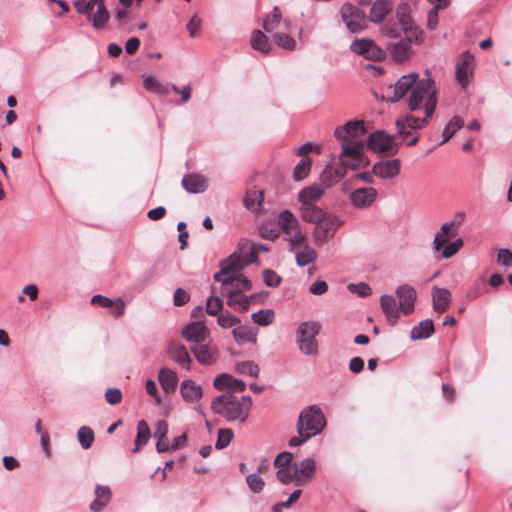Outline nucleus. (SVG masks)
Here are the masks:
<instances>
[{
  "mask_svg": "<svg viewBox=\"0 0 512 512\" xmlns=\"http://www.w3.org/2000/svg\"><path fill=\"white\" fill-rule=\"evenodd\" d=\"M407 97L406 102L410 111H423L427 117H432L438 103V89L433 79H419L417 74L402 76L394 86L393 102Z\"/></svg>",
  "mask_w": 512,
  "mask_h": 512,
  "instance_id": "obj_1",
  "label": "nucleus"
},
{
  "mask_svg": "<svg viewBox=\"0 0 512 512\" xmlns=\"http://www.w3.org/2000/svg\"><path fill=\"white\" fill-rule=\"evenodd\" d=\"M326 426L325 416L317 405L303 409L297 421L298 435L289 440L290 447H297L320 434Z\"/></svg>",
  "mask_w": 512,
  "mask_h": 512,
  "instance_id": "obj_2",
  "label": "nucleus"
},
{
  "mask_svg": "<svg viewBox=\"0 0 512 512\" xmlns=\"http://www.w3.org/2000/svg\"><path fill=\"white\" fill-rule=\"evenodd\" d=\"M252 400L249 396H236L226 392L211 402L214 413L223 416L228 421L244 423L248 417Z\"/></svg>",
  "mask_w": 512,
  "mask_h": 512,
  "instance_id": "obj_3",
  "label": "nucleus"
},
{
  "mask_svg": "<svg viewBox=\"0 0 512 512\" xmlns=\"http://www.w3.org/2000/svg\"><path fill=\"white\" fill-rule=\"evenodd\" d=\"M257 259L255 251L251 252L250 259H244L237 253H233L226 260L221 262V269L214 275V280L221 285H230L232 275L240 274V271L249 263Z\"/></svg>",
  "mask_w": 512,
  "mask_h": 512,
  "instance_id": "obj_4",
  "label": "nucleus"
},
{
  "mask_svg": "<svg viewBox=\"0 0 512 512\" xmlns=\"http://www.w3.org/2000/svg\"><path fill=\"white\" fill-rule=\"evenodd\" d=\"M320 328V324L314 321L300 324L297 330V344L302 353L306 355H316L318 353L316 336Z\"/></svg>",
  "mask_w": 512,
  "mask_h": 512,
  "instance_id": "obj_5",
  "label": "nucleus"
},
{
  "mask_svg": "<svg viewBox=\"0 0 512 512\" xmlns=\"http://www.w3.org/2000/svg\"><path fill=\"white\" fill-rule=\"evenodd\" d=\"M367 146L370 150L386 156H394L399 150V145L395 142L394 136L387 134L383 130L371 133Z\"/></svg>",
  "mask_w": 512,
  "mask_h": 512,
  "instance_id": "obj_6",
  "label": "nucleus"
},
{
  "mask_svg": "<svg viewBox=\"0 0 512 512\" xmlns=\"http://www.w3.org/2000/svg\"><path fill=\"white\" fill-rule=\"evenodd\" d=\"M363 143H352L342 145L340 157L342 169L356 170L360 167H366L369 163L366 156L362 153Z\"/></svg>",
  "mask_w": 512,
  "mask_h": 512,
  "instance_id": "obj_7",
  "label": "nucleus"
},
{
  "mask_svg": "<svg viewBox=\"0 0 512 512\" xmlns=\"http://www.w3.org/2000/svg\"><path fill=\"white\" fill-rule=\"evenodd\" d=\"M343 222L332 214H327L325 219L315 225L313 231L314 242L317 246H322L334 237L338 228Z\"/></svg>",
  "mask_w": 512,
  "mask_h": 512,
  "instance_id": "obj_8",
  "label": "nucleus"
},
{
  "mask_svg": "<svg viewBox=\"0 0 512 512\" xmlns=\"http://www.w3.org/2000/svg\"><path fill=\"white\" fill-rule=\"evenodd\" d=\"M341 18L352 33H360L367 24L364 12L351 3H345L340 9Z\"/></svg>",
  "mask_w": 512,
  "mask_h": 512,
  "instance_id": "obj_9",
  "label": "nucleus"
},
{
  "mask_svg": "<svg viewBox=\"0 0 512 512\" xmlns=\"http://www.w3.org/2000/svg\"><path fill=\"white\" fill-rule=\"evenodd\" d=\"M365 132L363 121L351 120L345 125L337 127L334 131V136L342 142V145L363 143L360 137L363 136Z\"/></svg>",
  "mask_w": 512,
  "mask_h": 512,
  "instance_id": "obj_10",
  "label": "nucleus"
},
{
  "mask_svg": "<svg viewBox=\"0 0 512 512\" xmlns=\"http://www.w3.org/2000/svg\"><path fill=\"white\" fill-rule=\"evenodd\" d=\"M316 473V462L313 458H305L293 463V471L290 474L291 483L296 486H304L310 483Z\"/></svg>",
  "mask_w": 512,
  "mask_h": 512,
  "instance_id": "obj_11",
  "label": "nucleus"
},
{
  "mask_svg": "<svg viewBox=\"0 0 512 512\" xmlns=\"http://www.w3.org/2000/svg\"><path fill=\"white\" fill-rule=\"evenodd\" d=\"M410 13V6L407 3L399 4L396 9L397 23L406 35L414 36L415 42H421L423 32L415 25Z\"/></svg>",
  "mask_w": 512,
  "mask_h": 512,
  "instance_id": "obj_12",
  "label": "nucleus"
},
{
  "mask_svg": "<svg viewBox=\"0 0 512 512\" xmlns=\"http://www.w3.org/2000/svg\"><path fill=\"white\" fill-rule=\"evenodd\" d=\"M351 50L358 55L364 56L366 59L373 61H382L386 57V52L377 46L372 40L362 38L355 40L351 44Z\"/></svg>",
  "mask_w": 512,
  "mask_h": 512,
  "instance_id": "obj_13",
  "label": "nucleus"
},
{
  "mask_svg": "<svg viewBox=\"0 0 512 512\" xmlns=\"http://www.w3.org/2000/svg\"><path fill=\"white\" fill-rule=\"evenodd\" d=\"M293 454L290 452H281L277 455L274 466L278 469L276 472L277 479L282 484H290V474L293 471Z\"/></svg>",
  "mask_w": 512,
  "mask_h": 512,
  "instance_id": "obj_14",
  "label": "nucleus"
},
{
  "mask_svg": "<svg viewBox=\"0 0 512 512\" xmlns=\"http://www.w3.org/2000/svg\"><path fill=\"white\" fill-rule=\"evenodd\" d=\"M459 223L456 221L446 222L440 230L435 234L432 248L434 252H439L441 249L449 243L450 239H453L458 234Z\"/></svg>",
  "mask_w": 512,
  "mask_h": 512,
  "instance_id": "obj_15",
  "label": "nucleus"
},
{
  "mask_svg": "<svg viewBox=\"0 0 512 512\" xmlns=\"http://www.w3.org/2000/svg\"><path fill=\"white\" fill-rule=\"evenodd\" d=\"M378 192L373 187L358 188L350 194V201L355 208L365 209L376 200Z\"/></svg>",
  "mask_w": 512,
  "mask_h": 512,
  "instance_id": "obj_16",
  "label": "nucleus"
},
{
  "mask_svg": "<svg viewBox=\"0 0 512 512\" xmlns=\"http://www.w3.org/2000/svg\"><path fill=\"white\" fill-rule=\"evenodd\" d=\"M401 162L399 159L379 161L373 165L372 173L381 178H395L400 174Z\"/></svg>",
  "mask_w": 512,
  "mask_h": 512,
  "instance_id": "obj_17",
  "label": "nucleus"
},
{
  "mask_svg": "<svg viewBox=\"0 0 512 512\" xmlns=\"http://www.w3.org/2000/svg\"><path fill=\"white\" fill-rule=\"evenodd\" d=\"M413 41H415L414 36L406 35L405 38L393 44L391 46V56L393 60L399 63L409 61L413 55Z\"/></svg>",
  "mask_w": 512,
  "mask_h": 512,
  "instance_id": "obj_18",
  "label": "nucleus"
},
{
  "mask_svg": "<svg viewBox=\"0 0 512 512\" xmlns=\"http://www.w3.org/2000/svg\"><path fill=\"white\" fill-rule=\"evenodd\" d=\"M399 299L400 310L405 314H411L414 311V303L417 297L415 289L410 285H402L396 290Z\"/></svg>",
  "mask_w": 512,
  "mask_h": 512,
  "instance_id": "obj_19",
  "label": "nucleus"
},
{
  "mask_svg": "<svg viewBox=\"0 0 512 512\" xmlns=\"http://www.w3.org/2000/svg\"><path fill=\"white\" fill-rule=\"evenodd\" d=\"M214 387L217 390H226L229 393L243 392L246 389V384L239 379L234 378L229 374H220L214 379Z\"/></svg>",
  "mask_w": 512,
  "mask_h": 512,
  "instance_id": "obj_20",
  "label": "nucleus"
},
{
  "mask_svg": "<svg viewBox=\"0 0 512 512\" xmlns=\"http://www.w3.org/2000/svg\"><path fill=\"white\" fill-rule=\"evenodd\" d=\"M209 335V331L204 323L192 322L185 326L182 331V336L190 342L196 343V345L203 342Z\"/></svg>",
  "mask_w": 512,
  "mask_h": 512,
  "instance_id": "obj_21",
  "label": "nucleus"
},
{
  "mask_svg": "<svg viewBox=\"0 0 512 512\" xmlns=\"http://www.w3.org/2000/svg\"><path fill=\"white\" fill-rule=\"evenodd\" d=\"M325 193V189L319 184H312L301 189L297 195V200L300 206L303 205H316Z\"/></svg>",
  "mask_w": 512,
  "mask_h": 512,
  "instance_id": "obj_22",
  "label": "nucleus"
},
{
  "mask_svg": "<svg viewBox=\"0 0 512 512\" xmlns=\"http://www.w3.org/2000/svg\"><path fill=\"white\" fill-rule=\"evenodd\" d=\"M219 293L227 296V304L240 312L248 311L250 307V299L246 296L236 295L235 291H228V285H221Z\"/></svg>",
  "mask_w": 512,
  "mask_h": 512,
  "instance_id": "obj_23",
  "label": "nucleus"
},
{
  "mask_svg": "<svg viewBox=\"0 0 512 512\" xmlns=\"http://www.w3.org/2000/svg\"><path fill=\"white\" fill-rule=\"evenodd\" d=\"M451 300L452 296L448 289L437 286L432 288L433 309L437 313H444L449 308Z\"/></svg>",
  "mask_w": 512,
  "mask_h": 512,
  "instance_id": "obj_24",
  "label": "nucleus"
},
{
  "mask_svg": "<svg viewBox=\"0 0 512 512\" xmlns=\"http://www.w3.org/2000/svg\"><path fill=\"white\" fill-rule=\"evenodd\" d=\"M170 358L186 370H190L192 359L186 347L182 344H171L168 348Z\"/></svg>",
  "mask_w": 512,
  "mask_h": 512,
  "instance_id": "obj_25",
  "label": "nucleus"
},
{
  "mask_svg": "<svg viewBox=\"0 0 512 512\" xmlns=\"http://www.w3.org/2000/svg\"><path fill=\"white\" fill-rule=\"evenodd\" d=\"M381 308L390 325H395L399 319L400 306H397L396 300L391 295H383L380 299Z\"/></svg>",
  "mask_w": 512,
  "mask_h": 512,
  "instance_id": "obj_26",
  "label": "nucleus"
},
{
  "mask_svg": "<svg viewBox=\"0 0 512 512\" xmlns=\"http://www.w3.org/2000/svg\"><path fill=\"white\" fill-rule=\"evenodd\" d=\"M192 351L201 364L211 365L217 360V349L213 346L200 343L193 346Z\"/></svg>",
  "mask_w": 512,
  "mask_h": 512,
  "instance_id": "obj_27",
  "label": "nucleus"
},
{
  "mask_svg": "<svg viewBox=\"0 0 512 512\" xmlns=\"http://www.w3.org/2000/svg\"><path fill=\"white\" fill-rule=\"evenodd\" d=\"M180 393L186 402L195 403L202 397V387L195 381L187 379L181 383Z\"/></svg>",
  "mask_w": 512,
  "mask_h": 512,
  "instance_id": "obj_28",
  "label": "nucleus"
},
{
  "mask_svg": "<svg viewBox=\"0 0 512 512\" xmlns=\"http://www.w3.org/2000/svg\"><path fill=\"white\" fill-rule=\"evenodd\" d=\"M431 118L432 117H427L426 115L424 118H418L413 115H405L403 117H400L396 120V127L398 133H404V128H409L413 130L422 129L429 123V120Z\"/></svg>",
  "mask_w": 512,
  "mask_h": 512,
  "instance_id": "obj_29",
  "label": "nucleus"
},
{
  "mask_svg": "<svg viewBox=\"0 0 512 512\" xmlns=\"http://www.w3.org/2000/svg\"><path fill=\"white\" fill-rule=\"evenodd\" d=\"M158 380L165 393L171 394L176 391L178 376L172 369L167 367L162 368L159 371Z\"/></svg>",
  "mask_w": 512,
  "mask_h": 512,
  "instance_id": "obj_30",
  "label": "nucleus"
},
{
  "mask_svg": "<svg viewBox=\"0 0 512 512\" xmlns=\"http://www.w3.org/2000/svg\"><path fill=\"white\" fill-rule=\"evenodd\" d=\"M299 214L303 221L316 225L325 219L327 213L317 205H303L299 208Z\"/></svg>",
  "mask_w": 512,
  "mask_h": 512,
  "instance_id": "obj_31",
  "label": "nucleus"
},
{
  "mask_svg": "<svg viewBox=\"0 0 512 512\" xmlns=\"http://www.w3.org/2000/svg\"><path fill=\"white\" fill-rule=\"evenodd\" d=\"M92 4L96 5V9H94L89 20L94 28L101 29L107 24L110 18L109 12L105 6L104 0H93Z\"/></svg>",
  "mask_w": 512,
  "mask_h": 512,
  "instance_id": "obj_32",
  "label": "nucleus"
},
{
  "mask_svg": "<svg viewBox=\"0 0 512 512\" xmlns=\"http://www.w3.org/2000/svg\"><path fill=\"white\" fill-rule=\"evenodd\" d=\"M392 10V1L376 0L370 10V20L373 23H381Z\"/></svg>",
  "mask_w": 512,
  "mask_h": 512,
  "instance_id": "obj_33",
  "label": "nucleus"
},
{
  "mask_svg": "<svg viewBox=\"0 0 512 512\" xmlns=\"http://www.w3.org/2000/svg\"><path fill=\"white\" fill-rule=\"evenodd\" d=\"M182 186L189 193H201L206 190L207 181L201 175L189 174L182 179Z\"/></svg>",
  "mask_w": 512,
  "mask_h": 512,
  "instance_id": "obj_34",
  "label": "nucleus"
},
{
  "mask_svg": "<svg viewBox=\"0 0 512 512\" xmlns=\"http://www.w3.org/2000/svg\"><path fill=\"white\" fill-rule=\"evenodd\" d=\"M111 495V490L108 486L97 485L95 499L90 504V509L94 512L101 511L111 500Z\"/></svg>",
  "mask_w": 512,
  "mask_h": 512,
  "instance_id": "obj_35",
  "label": "nucleus"
},
{
  "mask_svg": "<svg viewBox=\"0 0 512 512\" xmlns=\"http://www.w3.org/2000/svg\"><path fill=\"white\" fill-rule=\"evenodd\" d=\"M295 260L298 266L304 267L313 263L317 259L316 250L307 243L297 248L295 251Z\"/></svg>",
  "mask_w": 512,
  "mask_h": 512,
  "instance_id": "obj_36",
  "label": "nucleus"
},
{
  "mask_svg": "<svg viewBox=\"0 0 512 512\" xmlns=\"http://www.w3.org/2000/svg\"><path fill=\"white\" fill-rule=\"evenodd\" d=\"M278 223L285 235L300 228L299 220L289 210H284L279 214Z\"/></svg>",
  "mask_w": 512,
  "mask_h": 512,
  "instance_id": "obj_37",
  "label": "nucleus"
},
{
  "mask_svg": "<svg viewBox=\"0 0 512 512\" xmlns=\"http://www.w3.org/2000/svg\"><path fill=\"white\" fill-rule=\"evenodd\" d=\"M434 333V324L430 319L421 321L417 326L413 327L410 332L412 340H420L429 338Z\"/></svg>",
  "mask_w": 512,
  "mask_h": 512,
  "instance_id": "obj_38",
  "label": "nucleus"
},
{
  "mask_svg": "<svg viewBox=\"0 0 512 512\" xmlns=\"http://www.w3.org/2000/svg\"><path fill=\"white\" fill-rule=\"evenodd\" d=\"M345 169H337L332 166H326L321 173V181L325 187H331L345 176Z\"/></svg>",
  "mask_w": 512,
  "mask_h": 512,
  "instance_id": "obj_39",
  "label": "nucleus"
},
{
  "mask_svg": "<svg viewBox=\"0 0 512 512\" xmlns=\"http://www.w3.org/2000/svg\"><path fill=\"white\" fill-rule=\"evenodd\" d=\"M251 47L261 53H268L271 50L269 38L260 30H254L251 34Z\"/></svg>",
  "mask_w": 512,
  "mask_h": 512,
  "instance_id": "obj_40",
  "label": "nucleus"
},
{
  "mask_svg": "<svg viewBox=\"0 0 512 512\" xmlns=\"http://www.w3.org/2000/svg\"><path fill=\"white\" fill-rule=\"evenodd\" d=\"M282 22V13L278 6H275L273 10L263 20V29L267 33H273L279 28Z\"/></svg>",
  "mask_w": 512,
  "mask_h": 512,
  "instance_id": "obj_41",
  "label": "nucleus"
},
{
  "mask_svg": "<svg viewBox=\"0 0 512 512\" xmlns=\"http://www.w3.org/2000/svg\"><path fill=\"white\" fill-rule=\"evenodd\" d=\"M264 196L262 190L252 189L247 191L244 198V203L247 209L251 211H258L263 202Z\"/></svg>",
  "mask_w": 512,
  "mask_h": 512,
  "instance_id": "obj_42",
  "label": "nucleus"
},
{
  "mask_svg": "<svg viewBox=\"0 0 512 512\" xmlns=\"http://www.w3.org/2000/svg\"><path fill=\"white\" fill-rule=\"evenodd\" d=\"M150 438V429L145 420H140L137 424V436L133 452L136 453L140 448L147 444Z\"/></svg>",
  "mask_w": 512,
  "mask_h": 512,
  "instance_id": "obj_43",
  "label": "nucleus"
},
{
  "mask_svg": "<svg viewBox=\"0 0 512 512\" xmlns=\"http://www.w3.org/2000/svg\"><path fill=\"white\" fill-rule=\"evenodd\" d=\"M233 337L238 343L252 342L255 343L257 341V334L253 331L252 328L247 326H238L232 330Z\"/></svg>",
  "mask_w": 512,
  "mask_h": 512,
  "instance_id": "obj_44",
  "label": "nucleus"
},
{
  "mask_svg": "<svg viewBox=\"0 0 512 512\" xmlns=\"http://www.w3.org/2000/svg\"><path fill=\"white\" fill-rule=\"evenodd\" d=\"M251 282L244 277L242 274L232 275V281L228 285V291H235V294H241L242 291H248L251 289Z\"/></svg>",
  "mask_w": 512,
  "mask_h": 512,
  "instance_id": "obj_45",
  "label": "nucleus"
},
{
  "mask_svg": "<svg viewBox=\"0 0 512 512\" xmlns=\"http://www.w3.org/2000/svg\"><path fill=\"white\" fill-rule=\"evenodd\" d=\"M464 126V120L459 117V116H454L449 122L448 124L445 126L444 130H443V140L442 142L440 143L441 144H444L446 143L448 140H450L454 134L459 130L461 129L462 127Z\"/></svg>",
  "mask_w": 512,
  "mask_h": 512,
  "instance_id": "obj_46",
  "label": "nucleus"
},
{
  "mask_svg": "<svg viewBox=\"0 0 512 512\" xmlns=\"http://www.w3.org/2000/svg\"><path fill=\"white\" fill-rule=\"evenodd\" d=\"M312 161L309 157H303L293 170V178L301 181L308 177L311 170Z\"/></svg>",
  "mask_w": 512,
  "mask_h": 512,
  "instance_id": "obj_47",
  "label": "nucleus"
},
{
  "mask_svg": "<svg viewBox=\"0 0 512 512\" xmlns=\"http://www.w3.org/2000/svg\"><path fill=\"white\" fill-rule=\"evenodd\" d=\"M286 236L289 245L288 250L290 252H294L297 248H300L302 245H304L307 239L306 235L302 233L301 227L288 233Z\"/></svg>",
  "mask_w": 512,
  "mask_h": 512,
  "instance_id": "obj_48",
  "label": "nucleus"
},
{
  "mask_svg": "<svg viewBox=\"0 0 512 512\" xmlns=\"http://www.w3.org/2000/svg\"><path fill=\"white\" fill-rule=\"evenodd\" d=\"M455 77L458 84L466 89L470 80L473 78L472 66H457L455 71Z\"/></svg>",
  "mask_w": 512,
  "mask_h": 512,
  "instance_id": "obj_49",
  "label": "nucleus"
},
{
  "mask_svg": "<svg viewBox=\"0 0 512 512\" xmlns=\"http://www.w3.org/2000/svg\"><path fill=\"white\" fill-rule=\"evenodd\" d=\"M144 88L147 91L159 94V95H166L168 94V88L164 85H162L155 77L153 76H147L144 78L143 81Z\"/></svg>",
  "mask_w": 512,
  "mask_h": 512,
  "instance_id": "obj_50",
  "label": "nucleus"
},
{
  "mask_svg": "<svg viewBox=\"0 0 512 512\" xmlns=\"http://www.w3.org/2000/svg\"><path fill=\"white\" fill-rule=\"evenodd\" d=\"M275 313L271 309L259 310L252 314V320L261 326L270 325L274 321Z\"/></svg>",
  "mask_w": 512,
  "mask_h": 512,
  "instance_id": "obj_51",
  "label": "nucleus"
},
{
  "mask_svg": "<svg viewBox=\"0 0 512 512\" xmlns=\"http://www.w3.org/2000/svg\"><path fill=\"white\" fill-rule=\"evenodd\" d=\"M77 438L83 449H88L94 442V432L90 427L82 426L77 432Z\"/></svg>",
  "mask_w": 512,
  "mask_h": 512,
  "instance_id": "obj_52",
  "label": "nucleus"
},
{
  "mask_svg": "<svg viewBox=\"0 0 512 512\" xmlns=\"http://www.w3.org/2000/svg\"><path fill=\"white\" fill-rule=\"evenodd\" d=\"M274 42L281 48L293 51L296 48V41L293 37L285 33H275L273 35Z\"/></svg>",
  "mask_w": 512,
  "mask_h": 512,
  "instance_id": "obj_53",
  "label": "nucleus"
},
{
  "mask_svg": "<svg viewBox=\"0 0 512 512\" xmlns=\"http://www.w3.org/2000/svg\"><path fill=\"white\" fill-rule=\"evenodd\" d=\"M380 31L385 37L388 38H398L400 37L401 32H403L399 24L392 20L385 22L381 26Z\"/></svg>",
  "mask_w": 512,
  "mask_h": 512,
  "instance_id": "obj_54",
  "label": "nucleus"
},
{
  "mask_svg": "<svg viewBox=\"0 0 512 512\" xmlns=\"http://www.w3.org/2000/svg\"><path fill=\"white\" fill-rule=\"evenodd\" d=\"M93 0H74L73 6L77 13L91 17L94 9H96V5L92 4Z\"/></svg>",
  "mask_w": 512,
  "mask_h": 512,
  "instance_id": "obj_55",
  "label": "nucleus"
},
{
  "mask_svg": "<svg viewBox=\"0 0 512 512\" xmlns=\"http://www.w3.org/2000/svg\"><path fill=\"white\" fill-rule=\"evenodd\" d=\"M463 245H464V242L461 238L456 239L455 241H453L451 243H447L441 249L442 258L449 259V258L453 257L455 254L458 253V251L463 247Z\"/></svg>",
  "mask_w": 512,
  "mask_h": 512,
  "instance_id": "obj_56",
  "label": "nucleus"
},
{
  "mask_svg": "<svg viewBox=\"0 0 512 512\" xmlns=\"http://www.w3.org/2000/svg\"><path fill=\"white\" fill-rule=\"evenodd\" d=\"M217 323L222 328H231L240 323V319L233 316L230 312H221L217 317Z\"/></svg>",
  "mask_w": 512,
  "mask_h": 512,
  "instance_id": "obj_57",
  "label": "nucleus"
},
{
  "mask_svg": "<svg viewBox=\"0 0 512 512\" xmlns=\"http://www.w3.org/2000/svg\"><path fill=\"white\" fill-rule=\"evenodd\" d=\"M223 301L220 297L211 295L206 304V311L209 315L216 316L222 311Z\"/></svg>",
  "mask_w": 512,
  "mask_h": 512,
  "instance_id": "obj_58",
  "label": "nucleus"
},
{
  "mask_svg": "<svg viewBox=\"0 0 512 512\" xmlns=\"http://www.w3.org/2000/svg\"><path fill=\"white\" fill-rule=\"evenodd\" d=\"M236 368H237V371L240 372L241 374H247L252 377H257L259 374L258 365L252 361H245V362L238 363Z\"/></svg>",
  "mask_w": 512,
  "mask_h": 512,
  "instance_id": "obj_59",
  "label": "nucleus"
},
{
  "mask_svg": "<svg viewBox=\"0 0 512 512\" xmlns=\"http://www.w3.org/2000/svg\"><path fill=\"white\" fill-rule=\"evenodd\" d=\"M233 437V432L230 429H219L216 441V448L223 449L229 445Z\"/></svg>",
  "mask_w": 512,
  "mask_h": 512,
  "instance_id": "obj_60",
  "label": "nucleus"
},
{
  "mask_svg": "<svg viewBox=\"0 0 512 512\" xmlns=\"http://www.w3.org/2000/svg\"><path fill=\"white\" fill-rule=\"evenodd\" d=\"M246 482L250 490L254 493H259L264 488L263 479L257 474H250L246 477Z\"/></svg>",
  "mask_w": 512,
  "mask_h": 512,
  "instance_id": "obj_61",
  "label": "nucleus"
},
{
  "mask_svg": "<svg viewBox=\"0 0 512 512\" xmlns=\"http://www.w3.org/2000/svg\"><path fill=\"white\" fill-rule=\"evenodd\" d=\"M106 401L111 405H117L122 400V392L118 388H109L105 393Z\"/></svg>",
  "mask_w": 512,
  "mask_h": 512,
  "instance_id": "obj_62",
  "label": "nucleus"
},
{
  "mask_svg": "<svg viewBox=\"0 0 512 512\" xmlns=\"http://www.w3.org/2000/svg\"><path fill=\"white\" fill-rule=\"evenodd\" d=\"M264 282L269 287H277L281 282V277L272 270H265L264 271Z\"/></svg>",
  "mask_w": 512,
  "mask_h": 512,
  "instance_id": "obj_63",
  "label": "nucleus"
},
{
  "mask_svg": "<svg viewBox=\"0 0 512 512\" xmlns=\"http://www.w3.org/2000/svg\"><path fill=\"white\" fill-rule=\"evenodd\" d=\"M126 304L122 298H116L113 305L109 308L110 313L115 317L119 318L125 313Z\"/></svg>",
  "mask_w": 512,
  "mask_h": 512,
  "instance_id": "obj_64",
  "label": "nucleus"
}]
</instances>
